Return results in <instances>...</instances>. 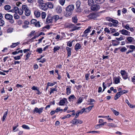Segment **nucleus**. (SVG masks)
I'll use <instances>...</instances> for the list:
<instances>
[{
  "instance_id": "24",
  "label": "nucleus",
  "mask_w": 135,
  "mask_h": 135,
  "mask_svg": "<svg viewBox=\"0 0 135 135\" xmlns=\"http://www.w3.org/2000/svg\"><path fill=\"white\" fill-rule=\"evenodd\" d=\"M52 17L53 20L55 22H56L59 18V16L57 15H54Z\"/></svg>"
},
{
  "instance_id": "37",
  "label": "nucleus",
  "mask_w": 135,
  "mask_h": 135,
  "mask_svg": "<svg viewBox=\"0 0 135 135\" xmlns=\"http://www.w3.org/2000/svg\"><path fill=\"white\" fill-rule=\"evenodd\" d=\"M74 41V40H73L72 41H69L67 42V45L69 47H71L73 46V42Z\"/></svg>"
},
{
  "instance_id": "55",
  "label": "nucleus",
  "mask_w": 135,
  "mask_h": 135,
  "mask_svg": "<svg viewBox=\"0 0 135 135\" xmlns=\"http://www.w3.org/2000/svg\"><path fill=\"white\" fill-rule=\"evenodd\" d=\"M37 21V20L36 19H32L31 21V23L35 25Z\"/></svg>"
},
{
  "instance_id": "47",
  "label": "nucleus",
  "mask_w": 135,
  "mask_h": 135,
  "mask_svg": "<svg viewBox=\"0 0 135 135\" xmlns=\"http://www.w3.org/2000/svg\"><path fill=\"white\" fill-rule=\"evenodd\" d=\"M22 127L24 129H30V127L28 126L25 124H23L22 126Z\"/></svg>"
},
{
  "instance_id": "53",
  "label": "nucleus",
  "mask_w": 135,
  "mask_h": 135,
  "mask_svg": "<svg viewBox=\"0 0 135 135\" xmlns=\"http://www.w3.org/2000/svg\"><path fill=\"white\" fill-rule=\"evenodd\" d=\"M120 91V93H121V94L122 95L124 94H126L128 92V91L127 90H123L121 91Z\"/></svg>"
},
{
  "instance_id": "38",
  "label": "nucleus",
  "mask_w": 135,
  "mask_h": 135,
  "mask_svg": "<svg viewBox=\"0 0 135 135\" xmlns=\"http://www.w3.org/2000/svg\"><path fill=\"white\" fill-rule=\"evenodd\" d=\"M42 48H38L36 50V52H38L39 54H41L42 51Z\"/></svg>"
},
{
  "instance_id": "49",
  "label": "nucleus",
  "mask_w": 135,
  "mask_h": 135,
  "mask_svg": "<svg viewBox=\"0 0 135 135\" xmlns=\"http://www.w3.org/2000/svg\"><path fill=\"white\" fill-rule=\"evenodd\" d=\"M65 0H59V2L60 3L62 6H63L65 2Z\"/></svg>"
},
{
  "instance_id": "36",
  "label": "nucleus",
  "mask_w": 135,
  "mask_h": 135,
  "mask_svg": "<svg viewBox=\"0 0 135 135\" xmlns=\"http://www.w3.org/2000/svg\"><path fill=\"white\" fill-rule=\"evenodd\" d=\"M107 126L108 127H117L116 125L112 123H109L107 124Z\"/></svg>"
},
{
  "instance_id": "64",
  "label": "nucleus",
  "mask_w": 135,
  "mask_h": 135,
  "mask_svg": "<svg viewBox=\"0 0 135 135\" xmlns=\"http://www.w3.org/2000/svg\"><path fill=\"white\" fill-rule=\"evenodd\" d=\"M47 84L48 85V86H52L54 85L55 84L54 83L48 82Z\"/></svg>"
},
{
  "instance_id": "35",
  "label": "nucleus",
  "mask_w": 135,
  "mask_h": 135,
  "mask_svg": "<svg viewBox=\"0 0 135 135\" xmlns=\"http://www.w3.org/2000/svg\"><path fill=\"white\" fill-rule=\"evenodd\" d=\"M94 3L93 0H88V4L90 6H92Z\"/></svg>"
},
{
  "instance_id": "42",
  "label": "nucleus",
  "mask_w": 135,
  "mask_h": 135,
  "mask_svg": "<svg viewBox=\"0 0 135 135\" xmlns=\"http://www.w3.org/2000/svg\"><path fill=\"white\" fill-rule=\"evenodd\" d=\"M23 55V54L21 55L20 56H16L14 57V59L15 60H19L21 58V56Z\"/></svg>"
},
{
  "instance_id": "63",
  "label": "nucleus",
  "mask_w": 135,
  "mask_h": 135,
  "mask_svg": "<svg viewBox=\"0 0 135 135\" xmlns=\"http://www.w3.org/2000/svg\"><path fill=\"white\" fill-rule=\"evenodd\" d=\"M104 31L108 33H110V30H109V29L108 28H104Z\"/></svg>"
},
{
  "instance_id": "52",
  "label": "nucleus",
  "mask_w": 135,
  "mask_h": 135,
  "mask_svg": "<svg viewBox=\"0 0 135 135\" xmlns=\"http://www.w3.org/2000/svg\"><path fill=\"white\" fill-rule=\"evenodd\" d=\"M5 24L4 21L2 20H0V26H3Z\"/></svg>"
},
{
  "instance_id": "50",
  "label": "nucleus",
  "mask_w": 135,
  "mask_h": 135,
  "mask_svg": "<svg viewBox=\"0 0 135 135\" xmlns=\"http://www.w3.org/2000/svg\"><path fill=\"white\" fill-rule=\"evenodd\" d=\"M81 4V3L80 1H78L76 2V7H80Z\"/></svg>"
},
{
  "instance_id": "15",
  "label": "nucleus",
  "mask_w": 135,
  "mask_h": 135,
  "mask_svg": "<svg viewBox=\"0 0 135 135\" xmlns=\"http://www.w3.org/2000/svg\"><path fill=\"white\" fill-rule=\"evenodd\" d=\"M121 79V78L119 76L118 77L115 78L114 79V81L115 84H118L120 82V80Z\"/></svg>"
},
{
  "instance_id": "31",
  "label": "nucleus",
  "mask_w": 135,
  "mask_h": 135,
  "mask_svg": "<svg viewBox=\"0 0 135 135\" xmlns=\"http://www.w3.org/2000/svg\"><path fill=\"white\" fill-rule=\"evenodd\" d=\"M71 99H73V100H76V98L74 95H70L69 98V101H71Z\"/></svg>"
},
{
  "instance_id": "29",
  "label": "nucleus",
  "mask_w": 135,
  "mask_h": 135,
  "mask_svg": "<svg viewBox=\"0 0 135 135\" xmlns=\"http://www.w3.org/2000/svg\"><path fill=\"white\" fill-rule=\"evenodd\" d=\"M56 10L57 13H60L62 11V8L61 7L59 6L57 7Z\"/></svg>"
},
{
  "instance_id": "17",
  "label": "nucleus",
  "mask_w": 135,
  "mask_h": 135,
  "mask_svg": "<svg viewBox=\"0 0 135 135\" xmlns=\"http://www.w3.org/2000/svg\"><path fill=\"white\" fill-rule=\"evenodd\" d=\"M127 39L128 42L127 43H131L133 41V38L132 37H129L127 38Z\"/></svg>"
},
{
  "instance_id": "13",
  "label": "nucleus",
  "mask_w": 135,
  "mask_h": 135,
  "mask_svg": "<svg viewBox=\"0 0 135 135\" xmlns=\"http://www.w3.org/2000/svg\"><path fill=\"white\" fill-rule=\"evenodd\" d=\"M66 49L67 51L68 57H70L71 55V48H69L68 47H66Z\"/></svg>"
},
{
  "instance_id": "2",
  "label": "nucleus",
  "mask_w": 135,
  "mask_h": 135,
  "mask_svg": "<svg viewBox=\"0 0 135 135\" xmlns=\"http://www.w3.org/2000/svg\"><path fill=\"white\" fill-rule=\"evenodd\" d=\"M22 8L23 10L25 11V14L26 16H28L30 15L31 11L26 5H22Z\"/></svg>"
},
{
  "instance_id": "46",
  "label": "nucleus",
  "mask_w": 135,
  "mask_h": 135,
  "mask_svg": "<svg viewBox=\"0 0 135 135\" xmlns=\"http://www.w3.org/2000/svg\"><path fill=\"white\" fill-rule=\"evenodd\" d=\"M110 33H112L115 32L116 31V30L115 29L113 28H110Z\"/></svg>"
},
{
  "instance_id": "25",
  "label": "nucleus",
  "mask_w": 135,
  "mask_h": 135,
  "mask_svg": "<svg viewBox=\"0 0 135 135\" xmlns=\"http://www.w3.org/2000/svg\"><path fill=\"white\" fill-rule=\"evenodd\" d=\"M121 95V93H120V91L115 96L114 98V99L115 100H117L120 96Z\"/></svg>"
},
{
  "instance_id": "8",
  "label": "nucleus",
  "mask_w": 135,
  "mask_h": 135,
  "mask_svg": "<svg viewBox=\"0 0 135 135\" xmlns=\"http://www.w3.org/2000/svg\"><path fill=\"white\" fill-rule=\"evenodd\" d=\"M119 32L123 35L126 36L130 35V32L124 29L120 30L119 31Z\"/></svg>"
},
{
  "instance_id": "12",
  "label": "nucleus",
  "mask_w": 135,
  "mask_h": 135,
  "mask_svg": "<svg viewBox=\"0 0 135 135\" xmlns=\"http://www.w3.org/2000/svg\"><path fill=\"white\" fill-rule=\"evenodd\" d=\"M67 102V100L66 98H64L62 100H61L59 102V105H63Z\"/></svg>"
},
{
  "instance_id": "61",
  "label": "nucleus",
  "mask_w": 135,
  "mask_h": 135,
  "mask_svg": "<svg viewBox=\"0 0 135 135\" xmlns=\"http://www.w3.org/2000/svg\"><path fill=\"white\" fill-rule=\"evenodd\" d=\"M63 111L62 109H60V107L57 108L56 110V112H58L59 111H61L62 112Z\"/></svg>"
},
{
  "instance_id": "14",
  "label": "nucleus",
  "mask_w": 135,
  "mask_h": 135,
  "mask_svg": "<svg viewBox=\"0 0 135 135\" xmlns=\"http://www.w3.org/2000/svg\"><path fill=\"white\" fill-rule=\"evenodd\" d=\"M5 17L6 19L9 20L12 19L13 16L10 14H6L5 15Z\"/></svg>"
},
{
  "instance_id": "20",
  "label": "nucleus",
  "mask_w": 135,
  "mask_h": 135,
  "mask_svg": "<svg viewBox=\"0 0 135 135\" xmlns=\"http://www.w3.org/2000/svg\"><path fill=\"white\" fill-rule=\"evenodd\" d=\"M83 10L80 7H76L75 10L76 12L78 13H80L82 12Z\"/></svg>"
},
{
  "instance_id": "60",
  "label": "nucleus",
  "mask_w": 135,
  "mask_h": 135,
  "mask_svg": "<svg viewBox=\"0 0 135 135\" xmlns=\"http://www.w3.org/2000/svg\"><path fill=\"white\" fill-rule=\"evenodd\" d=\"M89 73L85 75V79L87 80H88L89 79Z\"/></svg>"
},
{
  "instance_id": "48",
  "label": "nucleus",
  "mask_w": 135,
  "mask_h": 135,
  "mask_svg": "<svg viewBox=\"0 0 135 135\" xmlns=\"http://www.w3.org/2000/svg\"><path fill=\"white\" fill-rule=\"evenodd\" d=\"M13 29L12 28L10 27L7 30V32L8 33H11L13 31Z\"/></svg>"
},
{
  "instance_id": "18",
  "label": "nucleus",
  "mask_w": 135,
  "mask_h": 135,
  "mask_svg": "<svg viewBox=\"0 0 135 135\" xmlns=\"http://www.w3.org/2000/svg\"><path fill=\"white\" fill-rule=\"evenodd\" d=\"M112 42L113 46H117L119 44L120 42L115 40H112Z\"/></svg>"
},
{
  "instance_id": "16",
  "label": "nucleus",
  "mask_w": 135,
  "mask_h": 135,
  "mask_svg": "<svg viewBox=\"0 0 135 135\" xmlns=\"http://www.w3.org/2000/svg\"><path fill=\"white\" fill-rule=\"evenodd\" d=\"M34 13L35 16L36 17H39L40 16V13L38 11L36 10L35 11Z\"/></svg>"
},
{
  "instance_id": "62",
  "label": "nucleus",
  "mask_w": 135,
  "mask_h": 135,
  "mask_svg": "<svg viewBox=\"0 0 135 135\" xmlns=\"http://www.w3.org/2000/svg\"><path fill=\"white\" fill-rule=\"evenodd\" d=\"M37 1L40 5H41L44 3V2L43 0H37Z\"/></svg>"
},
{
  "instance_id": "59",
  "label": "nucleus",
  "mask_w": 135,
  "mask_h": 135,
  "mask_svg": "<svg viewBox=\"0 0 135 135\" xmlns=\"http://www.w3.org/2000/svg\"><path fill=\"white\" fill-rule=\"evenodd\" d=\"M123 27H124L125 28L128 30H129L130 28L129 25L128 24H127L126 26H123Z\"/></svg>"
},
{
  "instance_id": "21",
  "label": "nucleus",
  "mask_w": 135,
  "mask_h": 135,
  "mask_svg": "<svg viewBox=\"0 0 135 135\" xmlns=\"http://www.w3.org/2000/svg\"><path fill=\"white\" fill-rule=\"evenodd\" d=\"M81 47L80 44L79 43H77L75 46V49L76 51H77L78 49H80Z\"/></svg>"
},
{
  "instance_id": "34",
  "label": "nucleus",
  "mask_w": 135,
  "mask_h": 135,
  "mask_svg": "<svg viewBox=\"0 0 135 135\" xmlns=\"http://www.w3.org/2000/svg\"><path fill=\"white\" fill-rule=\"evenodd\" d=\"M127 48L125 47H122L120 49V51L122 52H124L127 50Z\"/></svg>"
},
{
  "instance_id": "30",
  "label": "nucleus",
  "mask_w": 135,
  "mask_h": 135,
  "mask_svg": "<svg viewBox=\"0 0 135 135\" xmlns=\"http://www.w3.org/2000/svg\"><path fill=\"white\" fill-rule=\"evenodd\" d=\"M60 49V47L58 46H55L54 48V52L55 53L57 51L59 50Z\"/></svg>"
},
{
  "instance_id": "6",
  "label": "nucleus",
  "mask_w": 135,
  "mask_h": 135,
  "mask_svg": "<svg viewBox=\"0 0 135 135\" xmlns=\"http://www.w3.org/2000/svg\"><path fill=\"white\" fill-rule=\"evenodd\" d=\"M100 8V7L99 5L97 4L93 5L91 7V9L94 11H98Z\"/></svg>"
},
{
  "instance_id": "4",
  "label": "nucleus",
  "mask_w": 135,
  "mask_h": 135,
  "mask_svg": "<svg viewBox=\"0 0 135 135\" xmlns=\"http://www.w3.org/2000/svg\"><path fill=\"white\" fill-rule=\"evenodd\" d=\"M99 16V14L97 13H91L88 15L87 17L89 19L95 20Z\"/></svg>"
},
{
  "instance_id": "51",
  "label": "nucleus",
  "mask_w": 135,
  "mask_h": 135,
  "mask_svg": "<svg viewBox=\"0 0 135 135\" xmlns=\"http://www.w3.org/2000/svg\"><path fill=\"white\" fill-rule=\"evenodd\" d=\"M86 109V108H83L80 110H78V111L79 112H80V114H82L84 112L86 111L85 110Z\"/></svg>"
},
{
  "instance_id": "9",
  "label": "nucleus",
  "mask_w": 135,
  "mask_h": 135,
  "mask_svg": "<svg viewBox=\"0 0 135 135\" xmlns=\"http://www.w3.org/2000/svg\"><path fill=\"white\" fill-rule=\"evenodd\" d=\"M53 20L52 17L50 16H48L46 19L45 23L46 24L51 23L52 22Z\"/></svg>"
},
{
  "instance_id": "58",
  "label": "nucleus",
  "mask_w": 135,
  "mask_h": 135,
  "mask_svg": "<svg viewBox=\"0 0 135 135\" xmlns=\"http://www.w3.org/2000/svg\"><path fill=\"white\" fill-rule=\"evenodd\" d=\"M15 12V13H17L19 12L18 8L17 7H15L14 8Z\"/></svg>"
},
{
  "instance_id": "5",
  "label": "nucleus",
  "mask_w": 135,
  "mask_h": 135,
  "mask_svg": "<svg viewBox=\"0 0 135 135\" xmlns=\"http://www.w3.org/2000/svg\"><path fill=\"white\" fill-rule=\"evenodd\" d=\"M120 74L123 78L124 80L128 78V74L125 70H121L120 72Z\"/></svg>"
},
{
  "instance_id": "44",
  "label": "nucleus",
  "mask_w": 135,
  "mask_h": 135,
  "mask_svg": "<svg viewBox=\"0 0 135 135\" xmlns=\"http://www.w3.org/2000/svg\"><path fill=\"white\" fill-rule=\"evenodd\" d=\"M112 110L113 112V113L116 115H118L119 114V113L118 112H117L116 110H115L113 109H112Z\"/></svg>"
},
{
  "instance_id": "3",
  "label": "nucleus",
  "mask_w": 135,
  "mask_h": 135,
  "mask_svg": "<svg viewBox=\"0 0 135 135\" xmlns=\"http://www.w3.org/2000/svg\"><path fill=\"white\" fill-rule=\"evenodd\" d=\"M67 27L71 29V31L79 30L81 28L80 27H77L73 24H70Z\"/></svg>"
},
{
  "instance_id": "57",
  "label": "nucleus",
  "mask_w": 135,
  "mask_h": 135,
  "mask_svg": "<svg viewBox=\"0 0 135 135\" xmlns=\"http://www.w3.org/2000/svg\"><path fill=\"white\" fill-rule=\"evenodd\" d=\"M83 99L81 97H80L77 100V103L78 104L81 103L83 101Z\"/></svg>"
},
{
  "instance_id": "1",
  "label": "nucleus",
  "mask_w": 135,
  "mask_h": 135,
  "mask_svg": "<svg viewBox=\"0 0 135 135\" xmlns=\"http://www.w3.org/2000/svg\"><path fill=\"white\" fill-rule=\"evenodd\" d=\"M74 8V6L73 4L69 5L67 7L66 9V11L64 13L65 16L66 17L70 16L73 13Z\"/></svg>"
},
{
  "instance_id": "23",
  "label": "nucleus",
  "mask_w": 135,
  "mask_h": 135,
  "mask_svg": "<svg viewBox=\"0 0 135 135\" xmlns=\"http://www.w3.org/2000/svg\"><path fill=\"white\" fill-rule=\"evenodd\" d=\"M126 46L127 47L129 48L131 50H133V51L135 49V46L133 45H127Z\"/></svg>"
},
{
  "instance_id": "22",
  "label": "nucleus",
  "mask_w": 135,
  "mask_h": 135,
  "mask_svg": "<svg viewBox=\"0 0 135 135\" xmlns=\"http://www.w3.org/2000/svg\"><path fill=\"white\" fill-rule=\"evenodd\" d=\"M72 22L75 23H77L78 19L76 16L73 17L72 18Z\"/></svg>"
},
{
  "instance_id": "39",
  "label": "nucleus",
  "mask_w": 135,
  "mask_h": 135,
  "mask_svg": "<svg viewBox=\"0 0 135 135\" xmlns=\"http://www.w3.org/2000/svg\"><path fill=\"white\" fill-rule=\"evenodd\" d=\"M46 16V14L44 12H42L41 13V17L42 19H45Z\"/></svg>"
},
{
  "instance_id": "40",
  "label": "nucleus",
  "mask_w": 135,
  "mask_h": 135,
  "mask_svg": "<svg viewBox=\"0 0 135 135\" xmlns=\"http://www.w3.org/2000/svg\"><path fill=\"white\" fill-rule=\"evenodd\" d=\"M54 91H57V89H56V88H50V94H51L53 93H54Z\"/></svg>"
},
{
  "instance_id": "27",
  "label": "nucleus",
  "mask_w": 135,
  "mask_h": 135,
  "mask_svg": "<svg viewBox=\"0 0 135 135\" xmlns=\"http://www.w3.org/2000/svg\"><path fill=\"white\" fill-rule=\"evenodd\" d=\"M47 9L48 8H52L53 7V5L51 2H48L47 3Z\"/></svg>"
},
{
  "instance_id": "45",
  "label": "nucleus",
  "mask_w": 135,
  "mask_h": 135,
  "mask_svg": "<svg viewBox=\"0 0 135 135\" xmlns=\"http://www.w3.org/2000/svg\"><path fill=\"white\" fill-rule=\"evenodd\" d=\"M106 20L109 22H112L113 19L110 17H106Z\"/></svg>"
},
{
  "instance_id": "41",
  "label": "nucleus",
  "mask_w": 135,
  "mask_h": 135,
  "mask_svg": "<svg viewBox=\"0 0 135 135\" xmlns=\"http://www.w3.org/2000/svg\"><path fill=\"white\" fill-rule=\"evenodd\" d=\"M4 9L6 10H8L11 8V6L9 5H6L4 7Z\"/></svg>"
},
{
  "instance_id": "10",
  "label": "nucleus",
  "mask_w": 135,
  "mask_h": 135,
  "mask_svg": "<svg viewBox=\"0 0 135 135\" xmlns=\"http://www.w3.org/2000/svg\"><path fill=\"white\" fill-rule=\"evenodd\" d=\"M43 109V107H41L39 109L37 107H35L34 109V111L35 113L41 114L42 112Z\"/></svg>"
},
{
  "instance_id": "56",
  "label": "nucleus",
  "mask_w": 135,
  "mask_h": 135,
  "mask_svg": "<svg viewBox=\"0 0 135 135\" xmlns=\"http://www.w3.org/2000/svg\"><path fill=\"white\" fill-rule=\"evenodd\" d=\"M35 25L36 27H40L41 25L40 23V22L38 21H37Z\"/></svg>"
},
{
  "instance_id": "7",
  "label": "nucleus",
  "mask_w": 135,
  "mask_h": 135,
  "mask_svg": "<svg viewBox=\"0 0 135 135\" xmlns=\"http://www.w3.org/2000/svg\"><path fill=\"white\" fill-rule=\"evenodd\" d=\"M83 123V121L79 119H76L75 118H74L71 122V123L75 124H77L79 123L81 124Z\"/></svg>"
},
{
  "instance_id": "28",
  "label": "nucleus",
  "mask_w": 135,
  "mask_h": 135,
  "mask_svg": "<svg viewBox=\"0 0 135 135\" xmlns=\"http://www.w3.org/2000/svg\"><path fill=\"white\" fill-rule=\"evenodd\" d=\"M68 87L66 89V93L68 95L71 92V86H68Z\"/></svg>"
},
{
  "instance_id": "11",
  "label": "nucleus",
  "mask_w": 135,
  "mask_h": 135,
  "mask_svg": "<svg viewBox=\"0 0 135 135\" xmlns=\"http://www.w3.org/2000/svg\"><path fill=\"white\" fill-rule=\"evenodd\" d=\"M40 8L42 9L44 11H46L47 9V3H43L39 6Z\"/></svg>"
},
{
  "instance_id": "32",
  "label": "nucleus",
  "mask_w": 135,
  "mask_h": 135,
  "mask_svg": "<svg viewBox=\"0 0 135 135\" xmlns=\"http://www.w3.org/2000/svg\"><path fill=\"white\" fill-rule=\"evenodd\" d=\"M7 112H4V114L3 116V117L2 118V121L3 122L5 120L6 118V117L7 115Z\"/></svg>"
},
{
  "instance_id": "54",
  "label": "nucleus",
  "mask_w": 135,
  "mask_h": 135,
  "mask_svg": "<svg viewBox=\"0 0 135 135\" xmlns=\"http://www.w3.org/2000/svg\"><path fill=\"white\" fill-rule=\"evenodd\" d=\"M17 13H15L14 15V18L16 19H18L20 17L17 14Z\"/></svg>"
},
{
  "instance_id": "43",
  "label": "nucleus",
  "mask_w": 135,
  "mask_h": 135,
  "mask_svg": "<svg viewBox=\"0 0 135 135\" xmlns=\"http://www.w3.org/2000/svg\"><path fill=\"white\" fill-rule=\"evenodd\" d=\"M91 29L90 26L88 27L84 32V33L85 34L86 33L89 32Z\"/></svg>"
},
{
  "instance_id": "26",
  "label": "nucleus",
  "mask_w": 135,
  "mask_h": 135,
  "mask_svg": "<svg viewBox=\"0 0 135 135\" xmlns=\"http://www.w3.org/2000/svg\"><path fill=\"white\" fill-rule=\"evenodd\" d=\"M20 44V42H18L17 43H13L12 45H11L10 47L11 48H14L17 46L18 45Z\"/></svg>"
},
{
  "instance_id": "33",
  "label": "nucleus",
  "mask_w": 135,
  "mask_h": 135,
  "mask_svg": "<svg viewBox=\"0 0 135 135\" xmlns=\"http://www.w3.org/2000/svg\"><path fill=\"white\" fill-rule=\"evenodd\" d=\"M105 0H95V2L97 4H101L103 3Z\"/></svg>"
},
{
  "instance_id": "19",
  "label": "nucleus",
  "mask_w": 135,
  "mask_h": 135,
  "mask_svg": "<svg viewBox=\"0 0 135 135\" xmlns=\"http://www.w3.org/2000/svg\"><path fill=\"white\" fill-rule=\"evenodd\" d=\"M113 24L114 25L115 27H117L118 26V22L117 20H114L113 19V20L112 21V22Z\"/></svg>"
}]
</instances>
